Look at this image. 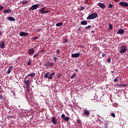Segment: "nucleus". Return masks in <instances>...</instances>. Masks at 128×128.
Masks as SVG:
<instances>
[{
    "label": "nucleus",
    "mask_w": 128,
    "mask_h": 128,
    "mask_svg": "<svg viewBox=\"0 0 128 128\" xmlns=\"http://www.w3.org/2000/svg\"><path fill=\"white\" fill-rule=\"evenodd\" d=\"M78 30H79L80 32L82 30V27H79L78 28Z\"/></svg>",
    "instance_id": "a18cd8bd"
},
{
    "label": "nucleus",
    "mask_w": 128,
    "mask_h": 128,
    "mask_svg": "<svg viewBox=\"0 0 128 128\" xmlns=\"http://www.w3.org/2000/svg\"><path fill=\"white\" fill-rule=\"evenodd\" d=\"M45 10H46V7H44L40 9H39V12H41V14H44V12H46Z\"/></svg>",
    "instance_id": "4468645a"
},
{
    "label": "nucleus",
    "mask_w": 128,
    "mask_h": 128,
    "mask_svg": "<svg viewBox=\"0 0 128 128\" xmlns=\"http://www.w3.org/2000/svg\"><path fill=\"white\" fill-rule=\"evenodd\" d=\"M44 12V14H48V12H50V10L45 11Z\"/></svg>",
    "instance_id": "49530a36"
},
{
    "label": "nucleus",
    "mask_w": 128,
    "mask_h": 128,
    "mask_svg": "<svg viewBox=\"0 0 128 128\" xmlns=\"http://www.w3.org/2000/svg\"><path fill=\"white\" fill-rule=\"evenodd\" d=\"M39 7H40L39 4H34L30 8L29 12H31L32 10H36Z\"/></svg>",
    "instance_id": "20e7f679"
},
{
    "label": "nucleus",
    "mask_w": 128,
    "mask_h": 128,
    "mask_svg": "<svg viewBox=\"0 0 128 128\" xmlns=\"http://www.w3.org/2000/svg\"><path fill=\"white\" fill-rule=\"evenodd\" d=\"M8 20H10V22H14L16 21V18H14L12 16H8Z\"/></svg>",
    "instance_id": "dca6fc26"
},
{
    "label": "nucleus",
    "mask_w": 128,
    "mask_h": 128,
    "mask_svg": "<svg viewBox=\"0 0 128 128\" xmlns=\"http://www.w3.org/2000/svg\"><path fill=\"white\" fill-rule=\"evenodd\" d=\"M10 118H12L13 116H10Z\"/></svg>",
    "instance_id": "13d9d810"
},
{
    "label": "nucleus",
    "mask_w": 128,
    "mask_h": 128,
    "mask_svg": "<svg viewBox=\"0 0 128 128\" xmlns=\"http://www.w3.org/2000/svg\"><path fill=\"white\" fill-rule=\"evenodd\" d=\"M28 53L30 56H32V54H34V48L29 49L28 50Z\"/></svg>",
    "instance_id": "6e6552de"
},
{
    "label": "nucleus",
    "mask_w": 128,
    "mask_h": 128,
    "mask_svg": "<svg viewBox=\"0 0 128 128\" xmlns=\"http://www.w3.org/2000/svg\"><path fill=\"white\" fill-rule=\"evenodd\" d=\"M48 66H50V67L52 68L54 66V63H50L48 64Z\"/></svg>",
    "instance_id": "bb28decb"
},
{
    "label": "nucleus",
    "mask_w": 128,
    "mask_h": 128,
    "mask_svg": "<svg viewBox=\"0 0 128 128\" xmlns=\"http://www.w3.org/2000/svg\"><path fill=\"white\" fill-rule=\"evenodd\" d=\"M36 73H32L31 74H29L26 76L25 80H26V78H28V76H31L32 78H34V76H36Z\"/></svg>",
    "instance_id": "f8f14e48"
},
{
    "label": "nucleus",
    "mask_w": 128,
    "mask_h": 128,
    "mask_svg": "<svg viewBox=\"0 0 128 128\" xmlns=\"http://www.w3.org/2000/svg\"><path fill=\"white\" fill-rule=\"evenodd\" d=\"M119 4L120 6L124 8H128V3L126 2H119Z\"/></svg>",
    "instance_id": "39448f33"
},
{
    "label": "nucleus",
    "mask_w": 128,
    "mask_h": 128,
    "mask_svg": "<svg viewBox=\"0 0 128 128\" xmlns=\"http://www.w3.org/2000/svg\"><path fill=\"white\" fill-rule=\"evenodd\" d=\"M80 53H74L72 54V58H76L80 57Z\"/></svg>",
    "instance_id": "1a4fd4ad"
},
{
    "label": "nucleus",
    "mask_w": 128,
    "mask_h": 128,
    "mask_svg": "<svg viewBox=\"0 0 128 128\" xmlns=\"http://www.w3.org/2000/svg\"><path fill=\"white\" fill-rule=\"evenodd\" d=\"M111 60H112L110 59V58H108L107 59V62H108V64H110Z\"/></svg>",
    "instance_id": "473e14b6"
},
{
    "label": "nucleus",
    "mask_w": 128,
    "mask_h": 128,
    "mask_svg": "<svg viewBox=\"0 0 128 128\" xmlns=\"http://www.w3.org/2000/svg\"><path fill=\"white\" fill-rule=\"evenodd\" d=\"M76 74H74L73 75H72L71 76V78L72 79V78H76Z\"/></svg>",
    "instance_id": "cd10ccee"
},
{
    "label": "nucleus",
    "mask_w": 128,
    "mask_h": 128,
    "mask_svg": "<svg viewBox=\"0 0 128 128\" xmlns=\"http://www.w3.org/2000/svg\"><path fill=\"white\" fill-rule=\"evenodd\" d=\"M98 6H100V8H102V10H104V8H106V4H104V3L99 2V3L98 4Z\"/></svg>",
    "instance_id": "423d86ee"
},
{
    "label": "nucleus",
    "mask_w": 128,
    "mask_h": 128,
    "mask_svg": "<svg viewBox=\"0 0 128 128\" xmlns=\"http://www.w3.org/2000/svg\"><path fill=\"white\" fill-rule=\"evenodd\" d=\"M119 86H122V84H120V85H119Z\"/></svg>",
    "instance_id": "e2e57ef3"
},
{
    "label": "nucleus",
    "mask_w": 128,
    "mask_h": 128,
    "mask_svg": "<svg viewBox=\"0 0 128 128\" xmlns=\"http://www.w3.org/2000/svg\"><path fill=\"white\" fill-rule=\"evenodd\" d=\"M0 100H4V96L2 95L0 96Z\"/></svg>",
    "instance_id": "a19ab883"
},
{
    "label": "nucleus",
    "mask_w": 128,
    "mask_h": 128,
    "mask_svg": "<svg viewBox=\"0 0 128 128\" xmlns=\"http://www.w3.org/2000/svg\"><path fill=\"white\" fill-rule=\"evenodd\" d=\"M38 36H34L33 37V40H38Z\"/></svg>",
    "instance_id": "4c0bfd02"
},
{
    "label": "nucleus",
    "mask_w": 128,
    "mask_h": 128,
    "mask_svg": "<svg viewBox=\"0 0 128 128\" xmlns=\"http://www.w3.org/2000/svg\"><path fill=\"white\" fill-rule=\"evenodd\" d=\"M12 70V66L9 67V68L8 70V72H7L8 74H10V72H11Z\"/></svg>",
    "instance_id": "412c9836"
},
{
    "label": "nucleus",
    "mask_w": 128,
    "mask_h": 128,
    "mask_svg": "<svg viewBox=\"0 0 128 128\" xmlns=\"http://www.w3.org/2000/svg\"><path fill=\"white\" fill-rule=\"evenodd\" d=\"M115 0V2H119L118 1L119 0Z\"/></svg>",
    "instance_id": "6e6d98bb"
},
{
    "label": "nucleus",
    "mask_w": 128,
    "mask_h": 128,
    "mask_svg": "<svg viewBox=\"0 0 128 128\" xmlns=\"http://www.w3.org/2000/svg\"><path fill=\"white\" fill-rule=\"evenodd\" d=\"M112 6H114V5H112V4H110L108 6V8H112Z\"/></svg>",
    "instance_id": "c756f323"
},
{
    "label": "nucleus",
    "mask_w": 128,
    "mask_h": 128,
    "mask_svg": "<svg viewBox=\"0 0 128 128\" xmlns=\"http://www.w3.org/2000/svg\"><path fill=\"white\" fill-rule=\"evenodd\" d=\"M44 52V50H41L40 52H39V54H40V52Z\"/></svg>",
    "instance_id": "3c124183"
},
{
    "label": "nucleus",
    "mask_w": 128,
    "mask_h": 128,
    "mask_svg": "<svg viewBox=\"0 0 128 128\" xmlns=\"http://www.w3.org/2000/svg\"><path fill=\"white\" fill-rule=\"evenodd\" d=\"M108 26H109V30H112V28H113L112 24H110V23H109Z\"/></svg>",
    "instance_id": "393cba45"
},
{
    "label": "nucleus",
    "mask_w": 128,
    "mask_h": 128,
    "mask_svg": "<svg viewBox=\"0 0 128 128\" xmlns=\"http://www.w3.org/2000/svg\"><path fill=\"white\" fill-rule=\"evenodd\" d=\"M66 42H68V39H65L64 40V44H66Z\"/></svg>",
    "instance_id": "c03bdc74"
},
{
    "label": "nucleus",
    "mask_w": 128,
    "mask_h": 128,
    "mask_svg": "<svg viewBox=\"0 0 128 128\" xmlns=\"http://www.w3.org/2000/svg\"><path fill=\"white\" fill-rule=\"evenodd\" d=\"M60 76H62L60 74V75H58V78H60Z\"/></svg>",
    "instance_id": "864d4df0"
},
{
    "label": "nucleus",
    "mask_w": 128,
    "mask_h": 128,
    "mask_svg": "<svg viewBox=\"0 0 128 128\" xmlns=\"http://www.w3.org/2000/svg\"><path fill=\"white\" fill-rule=\"evenodd\" d=\"M27 64H28V66H30V62H28L27 63Z\"/></svg>",
    "instance_id": "603ef678"
},
{
    "label": "nucleus",
    "mask_w": 128,
    "mask_h": 128,
    "mask_svg": "<svg viewBox=\"0 0 128 128\" xmlns=\"http://www.w3.org/2000/svg\"><path fill=\"white\" fill-rule=\"evenodd\" d=\"M98 13H93L89 15L86 18V20H94V18H98Z\"/></svg>",
    "instance_id": "7ed1b4c3"
},
{
    "label": "nucleus",
    "mask_w": 128,
    "mask_h": 128,
    "mask_svg": "<svg viewBox=\"0 0 128 128\" xmlns=\"http://www.w3.org/2000/svg\"><path fill=\"white\" fill-rule=\"evenodd\" d=\"M90 0H85L84 4H90V2H88Z\"/></svg>",
    "instance_id": "c85d7f7f"
},
{
    "label": "nucleus",
    "mask_w": 128,
    "mask_h": 128,
    "mask_svg": "<svg viewBox=\"0 0 128 128\" xmlns=\"http://www.w3.org/2000/svg\"><path fill=\"white\" fill-rule=\"evenodd\" d=\"M82 48H84V46H82Z\"/></svg>",
    "instance_id": "052dcab7"
},
{
    "label": "nucleus",
    "mask_w": 128,
    "mask_h": 128,
    "mask_svg": "<svg viewBox=\"0 0 128 128\" xmlns=\"http://www.w3.org/2000/svg\"><path fill=\"white\" fill-rule=\"evenodd\" d=\"M56 54H60V50L58 49L56 50Z\"/></svg>",
    "instance_id": "09e8293b"
},
{
    "label": "nucleus",
    "mask_w": 128,
    "mask_h": 128,
    "mask_svg": "<svg viewBox=\"0 0 128 128\" xmlns=\"http://www.w3.org/2000/svg\"><path fill=\"white\" fill-rule=\"evenodd\" d=\"M66 118V115L64 114H62L61 115V118H62V120H64V118Z\"/></svg>",
    "instance_id": "7c9ffc66"
},
{
    "label": "nucleus",
    "mask_w": 128,
    "mask_h": 128,
    "mask_svg": "<svg viewBox=\"0 0 128 128\" xmlns=\"http://www.w3.org/2000/svg\"><path fill=\"white\" fill-rule=\"evenodd\" d=\"M12 9L8 8L4 11V14H8L10 12H12Z\"/></svg>",
    "instance_id": "f3484780"
},
{
    "label": "nucleus",
    "mask_w": 128,
    "mask_h": 128,
    "mask_svg": "<svg viewBox=\"0 0 128 128\" xmlns=\"http://www.w3.org/2000/svg\"><path fill=\"white\" fill-rule=\"evenodd\" d=\"M118 77H117L114 80V82H118Z\"/></svg>",
    "instance_id": "37998d69"
},
{
    "label": "nucleus",
    "mask_w": 128,
    "mask_h": 128,
    "mask_svg": "<svg viewBox=\"0 0 128 128\" xmlns=\"http://www.w3.org/2000/svg\"><path fill=\"white\" fill-rule=\"evenodd\" d=\"M3 8H4V6H0V10H2Z\"/></svg>",
    "instance_id": "de8ad7c7"
},
{
    "label": "nucleus",
    "mask_w": 128,
    "mask_h": 128,
    "mask_svg": "<svg viewBox=\"0 0 128 128\" xmlns=\"http://www.w3.org/2000/svg\"><path fill=\"white\" fill-rule=\"evenodd\" d=\"M64 120H65V122H68L70 120V117L66 116L63 119Z\"/></svg>",
    "instance_id": "b1692460"
},
{
    "label": "nucleus",
    "mask_w": 128,
    "mask_h": 128,
    "mask_svg": "<svg viewBox=\"0 0 128 128\" xmlns=\"http://www.w3.org/2000/svg\"><path fill=\"white\" fill-rule=\"evenodd\" d=\"M4 42L2 41L0 43V48H4Z\"/></svg>",
    "instance_id": "a211bd4d"
},
{
    "label": "nucleus",
    "mask_w": 128,
    "mask_h": 128,
    "mask_svg": "<svg viewBox=\"0 0 128 128\" xmlns=\"http://www.w3.org/2000/svg\"><path fill=\"white\" fill-rule=\"evenodd\" d=\"M49 74H50V72L45 74L44 75V78H48V75Z\"/></svg>",
    "instance_id": "4be33fe9"
},
{
    "label": "nucleus",
    "mask_w": 128,
    "mask_h": 128,
    "mask_svg": "<svg viewBox=\"0 0 128 128\" xmlns=\"http://www.w3.org/2000/svg\"><path fill=\"white\" fill-rule=\"evenodd\" d=\"M20 36H28V33L22 32L20 33Z\"/></svg>",
    "instance_id": "0eeeda50"
},
{
    "label": "nucleus",
    "mask_w": 128,
    "mask_h": 128,
    "mask_svg": "<svg viewBox=\"0 0 128 128\" xmlns=\"http://www.w3.org/2000/svg\"><path fill=\"white\" fill-rule=\"evenodd\" d=\"M80 10H84V6H80Z\"/></svg>",
    "instance_id": "e433bc0d"
},
{
    "label": "nucleus",
    "mask_w": 128,
    "mask_h": 128,
    "mask_svg": "<svg viewBox=\"0 0 128 128\" xmlns=\"http://www.w3.org/2000/svg\"><path fill=\"white\" fill-rule=\"evenodd\" d=\"M104 56H106V54H102V57L104 58Z\"/></svg>",
    "instance_id": "8fccbe9b"
},
{
    "label": "nucleus",
    "mask_w": 128,
    "mask_h": 128,
    "mask_svg": "<svg viewBox=\"0 0 128 128\" xmlns=\"http://www.w3.org/2000/svg\"><path fill=\"white\" fill-rule=\"evenodd\" d=\"M84 114L86 116H90V110H88L86 109H84Z\"/></svg>",
    "instance_id": "ddd939ff"
},
{
    "label": "nucleus",
    "mask_w": 128,
    "mask_h": 128,
    "mask_svg": "<svg viewBox=\"0 0 128 128\" xmlns=\"http://www.w3.org/2000/svg\"><path fill=\"white\" fill-rule=\"evenodd\" d=\"M92 28V26H88L85 27V28H86V30H88V28Z\"/></svg>",
    "instance_id": "c9c22d12"
},
{
    "label": "nucleus",
    "mask_w": 128,
    "mask_h": 128,
    "mask_svg": "<svg viewBox=\"0 0 128 128\" xmlns=\"http://www.w3.org/2000/svg\"><path fill=\"white\" fill-rule=\"evenodd\" d=\"M118 34H124V29H120L118 32Z\"/></svg>",
    "instance_id": "9b49d317"
},
{
    "label": "nucleus",
    "mask_w": 128,
    "mask_h": 128,
    "mask_svg": "<svg viewBox=\"0 0 128 128\" xmlns=\"http://www.w3.org/2000/svg\"><path fill=\"white\" fill-rule=\"evenodd\" d=\"M28 0H24L22 2V4H28Z\"/></svg>",
    "instance_id": "5701e85b"
},
{
    "label": "nucleus",
    "mask_w": 128,
    "mask_h": 128,
    "mask_svg": "<svg viewBox=\"0 0 128 128\" xmlns=\"http://www.w3.org/2000/svg\"><path fill=\"white\" fill-rule=\"evenodd\" d=\"M80 24L82 26H86V24H88V22L86 20L82 21Z\"/></svg>",
    "instance_id": "6ab92c4d"
},
{
    "label": "nucleus",
    "mask_w": 128,
    "mask_h": 128,
    "mask_svg": "<svg viewBox=\"0 0 128 128\" xmlns=\"http://www.w3.org/2000/svg\"><path fill=\"white\" fill-rule=\"evenodd\" d=\"M92 33L94 32V30H92Z\"/></svg>",
    "instance_id": "4d7b16f0"
},
{
    "label": "nucleus",
    "mask_w": 128,
    "mask_h": 128,
    "mask_svg": "<svg viewBox=\"0 0 128 128\" xmlns=\"http://www.w3.org/2000/svg\"><path fill=\"white\" fill-rule=\"evenodd\" d=\"M113 118H116V114H114V113H112L111 114Z\"/></svg>",
    "instance_id": "ea45409f"
},
{
    "label": "nucleus",
    "mask_w": 128,
    "mask_h": 128,
    "mask_svg": "<svg viewBox=\"0 0 128 128\" xmlns=\"http://www.w3.org/2000/svg\"><path fill=\"white\" fill-rule=\"evenodd\" d=\"M53 60H54V62H56V60H58V58L56 57H54Z\"/></svg>",
    "instance_id": "58836bf2"
},
{
    "label": "nucleus",
    "mask_w": 128,
    "mask_h": 128,
    "mask_svg": "<svg viewBox=\"0 0 128 128\" xmlns=\"http://www.w3.org/2000/svg\"><path fill=\"white\" fill-rule=\"evenodd\" d=\"M52 120L54 124H58V120H56V117L54 116L52 117Z\"/></svg>",
    "instance_id": "9d476101"
},
{
    "label": "nucleus",
    "mask_w": 128,
    "mask_h": 128,
    "mask_svg": "<svg viewBox=\"0 0 128 128\" xmlns=\"http://www.w3.org/2000/svg\"><path fill=\"white\" fill-rule=\"evenodd\" d=\"M38 54H40V52H38L36 54H35L34 55L33 58H36V56H38Z\"/></svg>",
    "instance_id": "2f4dec72"
},
{
    "label": "nucleus",
    "mask_w": 128,
    "mask_h": 128,
    "mask_svg": "<svg viewBox=\"0 0 128 128\" xmlns=\"http://www.w3.org/2000/svg\"><path fill=\"white\" fill-rule=\"evenodd\" d=\"M54 74H56V73L54 72H53L52 74H50L48 77V80H52V76H54Z\"/></svg>",
    "instance_id": "2eb2a0df"
},
{
    "label": "nucleus",
    "mask_w": 128,
    "mask_h": 128,
    "mask_svg": "<svg viewBox=\"0 0 128 128\" xmlns=\"http://www.w3.org/2000/svg\"><path fill=\"white\" fill-rule=\"evenodd\" d=\"M30 78H28V80L26 79L24 80V83L26 86L27 92H30Z\"/></svg>",
    "instance_id": "f257e3e1"
},
{
    "label": "nucleus",
    "mask_w": 128,
    "mask_h": 128,
    "mask_svg": "<svg viewBox=\"0 0 128 128\" xmlns=\"http://www.w3.org/2000/svg\"><path fill=\"white\" fill-rule=\"evenodd\" d=\"M63 24L62 22H58L56 24V26H62Z\"/></svg>",
    "instance_id": "a878e982"
},
{
    "label": "nucleus",
    "mask_w": 128,
    "mask_h": 128,
    "mask_svg": "<svg viewBox=\"0 0 128 128\" xmlns=\"http://www.w3.org/2000/svg\"><path fill=\"white\" fill-rule=\"evenodd\" d=\"M127 50H128V48H126V46L124 45H122L120 47V53L122 54H126V52Z\"/></svg>",
    "instance_id": "f03ea898"
},
{
    "label": "nucleus",
    "mask_w": 128,
    "mask_h": 128,
    "mask_svg": "<svg viewBox=\"0 0 128 128\" xmlns=\"http://www.w3.org/2000/svg\"><path fill=\"white\" fill-rule=\"evenodd\" d=\"M118 86L126 87V86H128V84H122V86Z\"/></svg>",
    "instance_id": "72a5a7b5"
},
{
    "label": "nucleus",
    "mask_w": 128,
    "mask_h": 128,
    "mask_svg": "<svg viewBox=\"0 0 128 128\" xmlns=\"http://www.w3.org/2000/svg\"><path fill=\"white\" fill-rule=\"evenodd\" d=\"M75 72H78V69H76V70H75Z\"/></svg>",
    "instance_id": "5fc2aeb1"
},
{
    "label": "nucleus",
    "mask_w": 128,
    "mask_h": 128,
    "mask_svg": "<svg viewBox=\"0 0 128 128\" xmlns=\"http://www.w3.org/2000/svg\"><path fill=\"white\" fill-rule=\"evenodd\" d=\"M48 64H50V62H47V63H44V66H46L47 68H50V66L48 65Z\"/></svg>",
    "instance_id": "aec40b11"
},
{
    "label": "nucleus",
    "mask_w": 128,
    "mask_h": 128,
    "mask_svg": "<svg viewBox=\"0 0 128 128\" xmlns=\"http://www.w3.org/2000/svg\"><path fill=\"white\" fill-rule=\"evenodd\" d=\"M112 72H114L112 71Z\"/></svg>",
    "instance_id": "680f3d73"
},
{
    "label": "nucleus",
    "mask_w": 128,
    "mask_h": 128,
    "mask_svg": "<svg viewBox=\"0 0 128 128\" xmlns=\"http://www.w3.org/2000/svg\"><path fill=\"white\" fill-rule=\"evenodd\" d=\"M104 128H108V124H104Z\"/></svg>",
    "instance_id": "79ce46f5"
},
{
    "label": "nucleus",
    "mask_w": 128,
    "mask_h": 128,
    "mask_svg": "<svg viewBox=\"0 0 128 128\" xmlns=\"http://www.w3.org/2000/svg\"><path fill=\"white\" fill-rule=\"evenodd\" d=\"M76 122H78L79 124H82V121H80V118H78L76 120Z\"/></svg>",
    "instance_id": "f704fd0d"
},
{
    "label": "nucleus",
    "mask_w": 128,
    "mask_h": 128,
    "mask_svg": "<svg viewBox=\"0 0 128 128\" xmlns=\"http://www.w3.org/2000/svg\"><path fill=\"white\" fill-rule=\"evenodd\" d=\"M0 36H2V32L0 31Z\"/></svg>",
    "instance_id": "bf43d9fd"
}]
</instances>
